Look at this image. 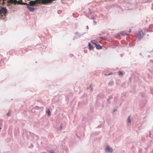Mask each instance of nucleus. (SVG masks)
<instances>
[{
    "mask_svg": "<svg viewBox=\"0 0 153 153\" xmlns=\"http://www.w3.org/2000/svg\"><path fill=\"white\" fill-rule=\"evenodd\" d=\"M138 36L141 39L143 38L144 34L143 33V31L142 30H140L139 31V32H138V33L137 34Z\"/></svg>",
    "mask_w": 153,
    "mask_h": 153,
    "instance_id": "obj_5",
    "label": "nucleus"
},
{
    "mask_svg": "<svg viewBox=\"0 0 153 153\" xmlns=\"http://www.w3.org/2000/svg\"><path fill=\"white\" fill-rule=\"evenodd\" d=\"M5 1H7V4L8 6H10V4H12L13 3L14 4H16L24 5L27 4L26 3L22 2V0H20L19 1H17L16 0H2V4L3 5L5 4V2H4Z\"/></svg>",
    "mask_w": 153,
    "mask_h": 153,
    "instance_id": "obj_1",
    "label": "nucleus"
},
{
    "mask_svg": "<svg viewBox=\"0 0 153 153\" xmlns=\"http://www.w3.org/2000/svg\"><path fill=\"white\" fill-rule=\"evenodd\" d=\"M96 48L98 50L101 49L102 48V46L99 45L97 44L95 46Z\"/></svg>",
    "mask_w": 153,
    "mask_h": 153,
    "instance_id": "obj_8",
    "label": "nucleus"
},
{
    "mask_svg": "<svg viewBox=\"0 0 153 153\" xmlns=\"http://www.w3.org/2000/svg\"><path fill=\"white\" fill-rule=\"evenodd\" d=\"M85 33H82V34L81 35L78 34V35H77L76 37L74 36L73 39V40H74L75 39H76L77 38H80L81 36L84 35Z\"/></svg>",
    "mask_w": 153,
    "mask_h": 153,
    "instance_id": "obj_6",
    "label": "nucleus"
},
{
    "mask_svg": "<svg viewBox=\"0 0 153 153\" xmlns=\"http://www.w3.org/2000/svg\"><path fill=\"white\" fill-rule=\"evenodd\" d=\"M7 13V10L5 7H3L0 8V14H5Z\"/></svg>",
    "mask_w": 153,
    "mask_h": 153,
    "instance_id": "obj_3",
    "label": "nucleus"
},
{
    "mask_svg": "<svg viewBox=\"0 0 153 153\" xmlns=\"http://www.w3.org/2000/svg\"><path fill=\"white\" fill-rule=\"evenodd\" d=\"M116 111V110H114V112L115 111Z\"/></svg>",
    "mask_w": 153,
    "mask_h": 153,
    "instance_id": "obj_28",
    "label": "nucleus"
},
{
    "mask_svg": "<svg viewBox=\"0 0 153 153\" xmlns=\"http://www.w3.org/2000/svg\"><path fill=\"white\" fill-rule=\"evenodd\" d=\"M59 129L60 130H61L62 129V125H60V126H59Z\"/></svg>",
    "mask_w": 153,
    "mask_h": 153,
    "instance_id": "obj_19",
    "label": "nucleus"
},
{
    "mask_svg": "<svg viewBox=\"0 0 153 153\" xmlns=\"http://www.w3.org/2000/svg\"><path fill=\"white\" fill-rule=\"evenodd\" d=\"M2 121L1 120H0V126H1L2 125Z\"/></svg>",
    "mask_w": 153,
    "mask_h": 153,
    "instance_id": "obj_18",
    "label": "nucleus"
},
{
    "mask_svg": "<svg viewBox=\"0 0 153 153\" xmlns=\"http://www.w3.org/2000/svg\"><path fill=\"white\" fill-rule=\"evenodd\" d=\"M88 10H89V13L91 14L92 13V12H91V10L89 8H88Z\"/></svg>",
    "mask_w": 153,
    "mask_h": 153,
    "instance_id": "obj_16",
    "label": "nucleus"
},
{
    "mask_svg": "<svg viewBox=\"0 0 153 153\" xmlns=\"http://www.w3.org/2000/svg\"><path fill=\"white\" fill-rule=\"evenodd\" d=\"M10 111H9L7 114V116L9 117L10 116Z\"/></svg>",
    "mask_w": 153,
    "mask_h": 153,
    "instance_id": "obj_13",
    "label": "nucleus"
},
{
    "mask_svg": "<svg viewBox=\"0 0 153 153\" xmlns=\"http://www.w3.org/2000/svg\"><path fill=\"white\" fill-rule=\"evenodd\" d=\"M131 117L130 116H129L128 119V123H130L131 122V120L130 119Z\"/></svg>",
    "mask_w": 153,
    "mask_h": 153,
    "instance_id": "obj_11",
    "label": "nucleus"
},
{
    "mask_svg": "<svg viewBox=\"0 0 153 153\" xmlns=\"http://www.w3.org/2000/svg\"><path fill=\"white\" fill-rule=\"evenodd\" d=\"M49 152L50 153H55L52 150H50Z\"/></svg>",
    "mask_w": 153,
    "mask_h": 153,
    "instance_id": "obj_17",
    "label": "nucleus"
},
{
    "mask_svg": "<svg viewBox=\"0 0 153 153\" xmlns=\"http://www.w3.org/2000/svg\"><path fill=\"white\" fill-rule=\"evenodd\" d=\"M118 74L119 75H123V73L122 72H121V71H120L118 72Z\"/></svg>",
    "mask_w": 153,
    "mask_h": 153,
    "instance_id": "obj_14",
    "label": "nucleus"
},
{
    "mask_svg": "<svg viewBox=\"0 0 153 153\" xmlns=\"http://www.w3.org/2000/svg\"><path fill=\"white\" fill-rule=\"evenodd\" d=\"M93 22L94 23L95 25H96L97 24V22H96V21H94Z\"/></svg>",
    "mask_w": 153,
    "mask_h": 153,
    "instance_id": "obj_21",
    "label": "nucleus"
},
{
    "mask_svg": "<svg viewBox=\"0 0 153 153\" xmlns=\"http://www.w3.org/2000/svg\"><path fill=\"white\" fill-rule=\"evenodd\" d=\"M1 127H0V130H1Z\"/></svg>",
    "mask_w": 153,
    "mask_h": 153,
    "instance_id": "obj_29",
    "label": "nucleus"
},
{
    "mask_svg": "<svg viewBox=\"0 0 153 153\" xmlns=\"http://www.w3.org/2000/svg\"><path fill=\"white\" fill-rule=\"evenodd\" d=\"M91 19H93V20H94V18L93 17H92L91 18Z\"/></svg>",
    "mask_w": 153,
    "mask_h": 153,
    "instance_id": "obj_22",
    "label": "nucleus"
},
{
    "mask_svg": "<svg viewBox=\"0 0 153 153\" xmlns=\"http://www.w3.org/2000/svg\"><path fill=\"white\" fill-rule=\"evenodd\" d=\"M75 33L77 35V34L78 33V32H76Z\"/></svg>",
    "mask_w": 153,
    "mask_h": 153,
    "instance_id": "obj_26",
    "label": "nucleus"
},
{
    "mask_svg": "<svg viewBox=\"0 0 153 153\" xmlns=\"http://www.w3.org/2000/svg\"><path fill=\"white\" fill-rule=\"evenodd\" d=\"M142 97H144V95H143H143H142Z\"/></svg>",
    "mask_w": 153,
    "mask_h": 153,
    "instance_id": "obj_27",
    "label": "nucleus"
},
{
    "mask_svg": "<svg viewBox=\"0 0 153 153\" xmlns=\"http://www.w3.org/2000/svg\"><path fill=\"white\" fill-rule=\"evenodd\" d=\"M148 78H149V79H151L152 78V77L151 76H149Z\"/></svg>",
    "mask_w": 153,
    "mask_h": 153,
    "instance_id": "obj_20",
    "label": "nucleus"
},
{
    "mask_svg": "<svg viewBox=\"0 0 153 153\" xmlns=\"http://www.w3.org/2000/svg\"><path fill=\"white\" fill-rule=\"evenodd\" d=\"M112 73H108V75H111Z\"/></svg>",
    "mask_w": 153,
    "mask_h": 153,
    "instance_id": "obj_23",
    "label": "nucleus"
},
{
    "mask_svg": "<svg viewBox=\"0 0 153 153\" xmlns=\"http://www.w3.org/2000/svg\"><path fill=\"white\" fill-rule=\"evenodd\" d=\"M89 87H90V88H91V91H92V90H93V88H92V85H90V86H89Z\"/></svg>",
    "mask_w": 153,
    "mask_h": 153,
    "instance_id": "obj_15",
    "label": "nucleus"
},
{
    "mask_svg": "<svg viewBox=\"0 0 153 153\" xmlns=\"http://www.w3.org/2000/svg\"><path fill=\"white\" fill-rule=\"evenodd\" d=\"M27 6V8L30 12H33L34 11L35 8L33 7H30L29 5L27 4H26Z\"/></svg>",
    "mask_w": 153,
    "mask_h": 153,
    "instance_id": "obj_4",
    "label": "nucleus"
},
{
    "mask_svg": "<svg viewBox=\"0 0 153 153\" xmlns=\"http://www.w3.org/2000/svg\"><path fill=\"white\" fill-rule=\"evenodd\" d=\"M91 42L92 44L94 45L95 46L98 43V42L95 39L91 40Z\"/></svg>",
    "mask_w": 153,
    "mask_h": 153,
    "instance_id": "obj_7",
    "label": "nucleus"
},
{
    "mask_svg": "<svg viewBox=\"0 0 153 153\" xmlns=\"http://www.w3.org/2000/svg\"><path fill=\"white\" fill-rule=\"evenodd\" d=\"M123 33H124L123 32H121L120 33V34H121L122 35L123 34Z\"/></svg>",
    "mask_w": 153,
    "mask_h": 153,
    "instance_id": "obj_25",
    "label": "nucleus"
},
{
    "mask_svg": "<svg viewBox=\"0 0 153 153\" xmlns=\"http://www.w3.org/2000/svg\"><path fill=\"white\" fill-rule=\"evenodd\" d=\"M47 113L49 116L51 115V113L50 110L49 109H48L47 111Z\"/></svg>",
    "mask_w": 153,
    "mask_h": 153,
    "instance_id": "obj_10",
    "label": "nucleus"
},
{
    "mask_svg": "<svg viewBox=\"0 0 153 153\" xmlns=\"http://www.w3.org/2000/svg\"><path fill=\"white\" fill-rule=\"evenodd\" d=\"M149 71L150 72V74L152 75L153 74V71L152 69H149Z\"/></svg>",
    "mask_w": 153,
    "mask_h": 153,
    "instance_id": "obj_12",
    "label": "nucleus"
},
{
    "mask_svg": "<svg viewBox=\"0 0 153 153\" xmlns=\"http://www.w3.org/2000/svg\"><path fill=\"white\" fill-rule=\"evenodd\" d=\"M105 152L110 153H111L113 151V149L111 148L108 145L106 146V147L105 149Z\"/></svg>",
    "mask_w": 153,
    "mask_h": 153,
    "instance_id": "obj_2",
    "label": "nucleus"
},
{
    "mask_svg": "<svg viewBox=\"0 0 153 153\" xmlns=\"http://www.w3.org/2000/svg\"><path fill=\"white\" fill-rule=\"evenodd\" d=\"M131 29H129V32L131 33Z\"/></svg>",
    "mask_w": 153,
    "mask_h": 153,
    "instance_id": "obj_24",
    "label": "nucleus"
},
{
    "mask_svg": "<svg viewBox=\"0 0 153 153\" xmlns=\"http://www.w3.org/2000/svg\"><path fill=\"white\" fill-rule=\"evenodd\" d=\"M88 47L89 50H91L92 49L93 46L91 45L90 43H88Z\"/></svg>",
    "mask_w": 153,
    "mask_h": 153,
    "instance_id": "obj_9",
    "label": "nucleus"
}]
</instances>
